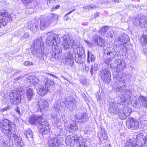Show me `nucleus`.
<instances>
[{"instance_id": "obj_45", "label": "nucleus", "mask_w": 147, "mask_h": 147, "mask_svg": "<svg viewBox=\"0 0 147 147\" xmlns=\"http://www.w3.org/2000/svg\"><path fill=\"white\" fill-rule=\"evenodd\" d=\"M21 1L23 3L27 4L32 2L33 0H21Z\"/></svg>"}, {"instance_id": "obj_16", "label": "nucleus", "mask_w": 147, "mask_h": 147, "mask_svg": "<svg viewBox=\"0 0 147 147\" xmlns=\"http://www.w3.org/2000/svg\"><path fill=\"white\" fill-rule=\"evenodd\" d=\"M61 138L57 136L50 138L48 142V145L50 147H58L61 143Z\"/></svg>"}, {"instance_id": "obj_32", "label": "nucleus", "mask_w": 147, "mask_h": 147, "mask_svg": "<svg viewBox=\"0 0 147 147\" xmlns=\"http://www.w3.org/2000/svg\"><path fill=\"white\" fill-rule=\"evenodd\" d=\"M78 126L76 122L70 124L69 129H70L72 132L77 130Z\"/></svg>"}, {"instance_id": "obj_51", "label": "nucleus", "mask_w": 147, "mask_h": 147, "mask_svg": "<svg viewBox=\"0 0 147 147\" xmlns=\"http://www.w3.org/2000/svg\"><path fill=\"white\" fill-rule=\"evenodd\" d=\"M60 5H57L56 6L52 8L51 9V11H54L55 10L58 9V8H59V7H60Z\"/></svg>"}, {"instance_id": "obj_28", "label": "nucleus", "mask_w": 147, "mask_h": 147, "mask_svg": "<svg viewBox=\"0 0 147 147\" xmlns=\"http://www.w3.org/2000/svg\"><path fill=\"white\" fill-rule=\"evenodd\" d=\"M39 107L40 109H45L49 106L48 104L47 101L45 99H41L39 101Z\"/></svg>"}, {"instance_id": "obj_46", "label": "nucleus", "mask_w": 147, "mask_h": 147, "mask_svg": "<svg viewBox=\"0 0 147 147\" xmlns=\"http://www.w3.org/2000/svg\"><path fill=\"white\" fill-rule=\"evenodd\" d=\"M95 59H96V57H95V55L92 54L91 55L90 58V61L92 62H94L95 61Z\"/></svg>"}, {"instance_id": "obj_5", "label": "nucleus", "mask_w": 147, "mask_h": 147, "mask_svg": "<svg viewBox=\"0 0 147 147\" xmlns=\"http://www.w3.org/2000/svg\"><path fill=\"white\" fill-rule=\"evenodd\" d=\"M146 142V138L142 134L137 135L136 141L129 139L125 143L124 147H141Z\"/></svg>"}, {"instance_id": "obj_26", "label": "nucleus", "mask_w": 147, "mask_h": 147, "mask_svg": "<svg viewBox=\"0 0 147 147\" xmlns=\"http://www.w3.org/2000/svg\"><path fill=\"white\" fill-rule=\"evenodd\" d=\"M59 106L60 105L59 103H56L54 104V107L52 108L53 111L54 110V112H53L51 114V116L52 118H55L57 117V114L58 110L59 109Z\"/></svg>"}, {"instance_id": "obj_54", "label": "nucleus", "mask_w": 147, "mask_h": 147, "mask_svg": "<svg viewBox=\"0 0 147 147\" xmlns=\"http://www.w3.org/2000/svg\"><path fill=\"white\" fill-rule=\"evenodd\" d=\"M111 60L109 59H106L105 60V63L106 64H109L110 63Z\"/></svg>"}, {"instance_id": "obj_8", "label": "nucleus", "mask_w": 147, "mask_h": 147, "mask_svg": "<svg viewBox=\"0 0 147 147\" xmlns=\"http://www.w3.org/2000/svg\"><path fill=\"white\" fill-rule=\"evenodd\" d=\"M113 78L114 79L115 88L117 92H121L122 87L123 86L126 87L127 84L130 81V80H129V79L127 81L125 80L123 77L122 78L115 74H114Z\"/></svg>"}, {"instance_id": "obj_39", "label": "nucleus", "mask_w": 147, "mask_h": 147, "mask_svg": "<svg viewBox=\"0 0 147 147\" xmlns=\"http://www.w3.org/2000/svg\"><path fill=\"white\" fill-rule=\"evenodd\" d=\"M108 27L107 26H105L103 27L101 30L100 32H101L102 35H104L107 32Z\"/></svg>"}, {"instance_id": "obj_7", "label": "nucleus", "mask_w": 147, "mask_h": 147, "mask_svg": "<svg viewBox=\"0 0 147 147\" xmlns=\"http://www.w3.org/2000/svg\"><path fill=\"white\" fill-rule=\"evenodd\" d=\"M22 91V89L20 88L11 91L10 92V101L12 104L18 105L20 102Z\"/></svg>"}, {"instance_id": "obj_15", "label": "nucleus", "mask_w": 147, "mask_h": 147, "mask_svg": "<svg viewBox=\"0 0 147 147\" xmlns=\"http://www.w3.org/2000/svg\"><path fill=\"white\" fill-rule=\"evenodd\" d=\"M65 105L67 109H69L71 111H72L76 107V100L71 96H68L66 98L65 102Z\"/></svg>"}, {"instance_id": "obj_14", "label": "nucleus", "mask_w": 147, "mask_h": 147, "mask_svg": "<svg viewBox=\"0 0 147 147\" xmlns=\"http://www.w3.org/2000/svg\"><path fill=\"white\" fill-rule=\"evenodd\" d=\"M114 65L112 66L116 69L117 72L116 73H117L116 74L114 73L113 75H117L118 76L119 72L123 71L124 68L126 67L125 63L123 60L118 59L115 61Z\"/></svg>"}, {"instance_id": "obj_58", "label": "nucleus", "mask_w": 147, "mask_h": 147, "mask_svg": "<svg viewBox=\"0 0 147 147\" xmlns=\"http://www.w3.org/2000/svg\"><path fill=\"white\" fill-rule=\"evenodd\" d=\"M94 70L95 71H97L98 69V65L96 64H94Z\"/></svg>"}, {"instance_id": "obj_20", "label": "nucleus", "mask_w": 147, "mask_h": 147, "mask_svg": "<svg viewBox=\"0 0 147 147\" xmlns=\"http://www.w3.org/2000/svg\"><path fill=\"white\" fill-rule=\"evenodd\" d=\"M131 91V90H128L127 91L123 94L121 98V100L122 102H127L131 100V97L129 95V94H130Z\"/></svg>"}, {"instance_id": "obj_43", "label": "nucleus", "mask_w": 147, "mask_h": 147, "mask_svg": "<svg viewBox=\"0 0 147 147\" xmlns=\"http://www.w3.org/2000/svg\"><path fill=\"white\" fill-rule=\"evenodd\" d=\"M111 49L113 48L111 47L107 48L106 49H105V54H106L107 55L109 53H110L111 52V51L112 50H111Z\"/></svg>"}, {"instance_id": "obj_4", "label": "nucleus", "mask_w": 147, "mask_h": 147, "mask_svg": "<svg viewBox=\"0 0 147 147\" xmlns=\"http://www.w3.org/2000/svg\"><path fill=\"white\" fill-rule=\"evenodd\" d=\"M122 106L120 103L113 102L109 107V111L111 114H118L121 119H124L130 115L131 111L129 108Z\"/></svg>"}, {"instance_id": "obj_13", "label": "nucleus", "mask_w": 147, "mask_h": 147, "mask_svg": "<svg viewBox=\"0 0 147 147\" xmlns=\"http://www.w3.org/2000/svg\"><path fill=\"white\" fill-rule=\"evenodd\" d=\"M101 78L105 84L110 82L111 79V73L109 70L107 69H102L100 74Z\"/></svg>"}, {"instance_id": "obj_10", "label": "nucleus", "mask_w": 147, "mask_h": 147, "mask_svg": "<svg viewBox=\"0 0 147 147\" xmlns=\"http://www.w3.org/2000/svg\"><path fill=\"white\" fill-rule=\"evenodd\" d=\"M47 35H48L46 41L47 44L49 46H55L59 43V39L57 34L52 33H47Z\"/></svg>"}, {"instance_id": "obj_60", "label": "nucleus", "mask_w": 147, "mask_h": 147, "mask_svg": "<svg viewBox=\"0 0 147 147\" xmlns=\"http://www.w3.org/2000/svg\"><path fill=\"white\" fill-rule=\"evenodd\" d=\"M24 77V76H20L18 78H16L15 80H18L19 79H20Z\"/></svg>"}, {"instance_id": "obj_12", "label": "nucleus", "mask_w": 147, "mask_h": 147, "mask_svg": "<svg viewBox=\"0 0 147 147\" xmlns=\"http://www.w3.org/2000/svg\"><path fill=\"white\" fill-rule=\"evenodd\" d=\"M134 107L137 108H140L142 106L147 108V99L146 97L140 96L138 99L134 102Z\"/></svg>"}, {"instance_id": "obj_59", "label": "nucleus", "mask_w": 147, "mask_h": 147, "mask_svg": "<svg viewBox=\"0 0 147 147\" xmlns=\"http://www.w3.org/2000/svg\"><path fill=\"white\" fill-rule=\"evenodd\" d=\"M16 111L17 113H19V114H20V112L19 108H17Z\"/></svg>"}, {"instance_id": "obj_25", "label": "nucleus", "mask_w": 147, "mask_h": 147, "mask_svg": "<svg viewBox=\"0 0 147 147\" xmlns=\"http://www.w3.org/2000/svg\"><path fill=\"white\" fill-rule=\"evenodd\" d=\"M61 51L58 48L54 47L51 50L50 53L53 57L57 59L59 56V53Z\"/></svg>"}, {"instance_id": "obj_11", "label": "nucleus", "mask_w": 147, "mask_h": 147, "mask_svg": "<svg viewBox=\"0 0 147 147\" xmlns=\"http://www.w3.org/2000/svg\"><path fill=\"white\" fill-rule=\"evenodd\" d=\"M12 20L11 16L4 11H0V28L1 25L5 26L8 21Z\"/></svg>"}, {"instance_id": "obj_1", "label": "nucleus", "mask_w": 147, "mask_h": 147, "mask_svg": "<svg viewBox=\"0 0 147 147\" xmlns=\"http://www.w3.org/2000/svg\"><path fill=\"white\" fill-rule=\"evenodd\" d=\"M0 124L2 131L10 138H13L15 142L18 147H22L23 144L21 138L13 132H12L15 126L14 124L7 119L2 120L0 122Z\"/></svg>"}, {"instance_id": "obj_41", "label": "nucleus", "mask_w": 147, "mask_h": 147, "mask_svg": "<svg viewBox=\"0 0 147 147\" xmlns=\"http://www.w3.org/2000/svg\"><path fill=\"white\" fill-rule=\"evenodd\" d=\"M32 84H37L39 82V80L38 78L34 76H32Z\"/></svg>"}, {"instance_id": "obj_29", "label": "nucleus", "mask_w": 147, "mask_h": 147, "mask_svg": "<svg viewBox=\"0 0 147 147\" xmlns=\"http://www.w3.org/2000/svg\"><path fill=\"white\" fill-rule=\"evenodd\" d=\"M34 95V92L32 89L30 88L26 90V96L28 101H29L32 100Z\"/></svg>"}, {"instance_id": "obj_52", "label": "nucleus", "mask_w": 147, "mask_h": 147, "mask_svg": "<svg viewBox=\"0 0 147 147\" xmlns=\"http://www.w3.org/2000/svg\"><path fill=\"white\" fill-rule=\"evenodd\" d=\"M114 32L113 31H111L108 33V36H109L110 38H112L113 36Z\"/></svg>"}, {"instance_id": "obj_61", "label": "nucleus", "mask_w": 147, "mask_h": 147, "mask_svg": "<svg viewBox=\"0 0 147 147\" xmlns=\"http://www.w3.org/2000/svg\"><path fill=\"white\" fill-rule=\"evenodd\" d=\"M85 41L87 44L88 45H90L91 44L89 41H88L86 40H85Z\"/></svg>"}, {"instance_id": "obj_35", "label": "nucleus", "mask_w": 147, "mask_h": 147, "mask_svg": "<svg viewBox=\"0 0 147 147\" xmlns=\"http://www.w3.org/2000/svg\"><path fill=\"white\" fill-rule=\"evenodd\" d=\"M123 41L124 44L126 43L129 40V37L126 34H123V35H120Z\"/></svg>"}, {"instance_id": "obj_2", "label": "nucleus", "mask_w": 147, "mask_h": 147, "mask_svg": "<svg viewBox=\"0 0 147 147\" xmlns=\"http://www.w3.org/2000/svg\"><path fill=\"white\" fill-rule=\"evenodd\" d=\"M62 45L63 46L65 50H67L70 48V47L73 49V53H70L69 52V54L65 58L66 61L70 63L71 62L74 63L73 57H75L76 58H78V60L80 59L81 55L79 54L78 51L79 49V45L78 44H75L74 40L72 39H70L67 37L66 38L65 35L63 36V40L62 42Z\"/></svg>"}, {"instance_id": "obj_21", "label": "nucleus", "mask_w": 147, "mask_h": 147, "mask_svg": "<svg viewBox=\"0 0 147 147\" xmlns=\"http://www.w3.org/2000/svg\"><path fill=\"white\" fill-rule=\"evenodd\" d=\"M39 22L38 20H34L29 21L27 24V26L28 29L33 31L34 28L37 29L38 28Z\"/></svg>"}, {"instance_id": "obj_49", "label": "nucleus", "mask_w": 147, "mask_h": 147, "mask_svg": "<svg viewBox=\"0 0 147 147\" xmlns=\"http://www.w3.org/2000/svg\"><path fill=\"white\" fill-rule=\"evenodd\" d=\"M74 9H73L71 11H70V12H69L67 13V14H66L65 16H64V18L65 19H66V20H67V19H68V18H67V16L68 15H69V14L71 13L73 11H74Z\"/></svg>"}, {"instance_id": "obj_56", "label": "nucleus", "mask_w": 147, "mask_h": 147, "mask_svg": "<svg viewBox=\"0 0 147 147\" xmlns=\"http://www.w3.org/2000/svg\"><path fill=\"white\" fill-rule=\"evenodd\" d=\"M46 74H48L51 76H52L54 77L56 79H58V77H57V76H56L55 75H53V74H51L49 73H47Z\"/></svg>"}, {"instance_id": "obj_17", "label": "nucleus", "mask_w": 147, "mask_h": 147, "mask_svg": "<svg viewBox=\"0 0 147 147\" xmlns=\"http://www.w3.org/2000/svg\"><path fill=\"white\" fill-rule=\"evenodd\" d=\"M126 125L129 129L134 130L139 127V122L133 118H129L127 121Z\"/></svg>"}, {"instance_id": "obj_31", "label": "nucleus", "mask_w": 147, "mask_h": 147, "mask_svg": "<svg viewBox=\"0 0 147 147\" xmlns=\"http://www.w3.org/2000/svg\"><path fill=\"white\" fill-rule=\"evenodd\" d=\"M73 141L78 143L80 141V137L78 135L74 134L70 135Z\"/></svg>"}, {"instance_id": "obj_38", "label": "nucleus", "mask_w": 147, "mask_h": 147, "mask_svg": "<svg viewBox=\"0 0 147 147\" xmlns=\"http://www.w3.org/2000/svg\"><path fill=\"white\" fill-rule=\"evenodd\" d=\"M111 52L108 54L107 55H110V57L111 58H113L116 55V52L115 50L114 49H111Z\"/></svg>"}, {"instance_id": "obj_30", "label": "nucleus", "mask_w": 147, "mask_h": 147, "mask_svg": "<svg viewBox=\"0 0 147 147\" xmlns=\"http://www.w3.org/2000/svg\"><path fill=\"white\" fill-rule=\"evenodd\" d=\"M123 42V40L122 39L120 35L117 37L115 40V44L117 45L120 46L124 45Z\"/></svg>"}, {"instance_id": "obj_34", "label": "nucleus", "mask_w": 147, "mask_h": 147, "mask_svg": "<svg viewBox=\"0 0 147 147\" xmlns=\"http://www.w3.org/2000/svg\"><path fill=\"white\" fill-rule=\"evenodd\" d=\"M73 142V141L70 135L68 136L65 139V143L67 145H69L71 143H72Z\"/></svg>"}, {"instance_id": "obj_6", "label": "nucleus", "mask_w": 147, "mask_h": 147, "mask_svg": "<svg viewBox=\"0 0 147 147\" xmlns=\"http://www.w3.org/2000/svg\"><path fill=\"white\" fill-rule=\"evenodd\" d=\"M54 84L53 81L49 80L47 78H45L44 82H42L39 88L37 89V93L40 96L44 95L48 91V88Z\"/></svg>"}, {"instance_id": "obj_27", "label": "nucleus", "mask_w": 147, "mask_h": 147, "mask_svg": "<svg viewBox=\"0 0 147 147\" xmlns=\"http://www.w3.org/2000/svg\"><path fill=\"white\" fill-rule=\"evenodd\" d=\"M35 50L33 53L36 56V57H38L41 56H42L43 55V47H39L36 48Z\"/></svg>"}, {"instance_id": "obj_63", "label": "nucleus", "mask_w": 147, "mask_h": 147, "mask_svg": "<svg viewBox=\"0 0 147 147\" xmlns=\"http://www.w3.org/2000/svg\"><path fill=\"white\" fill-rule=\"evenodd\" d=\"M20 72V71L18 70L14 74V75H17L18 73H19Z\"/></svg>"}, {"instance_id": "obj_19", "label": "nucleus", "mask_w": 147, "mask_h": 147, "mask_svg": "<svg viewBox=\"0 0 147 147\" xmlns=\"http://www.w3.org/2000/svg\"><path fill=\"white\" fill-rule=\"evenodd\" d=\"M75 119L77 120H80L81 123H84L88 120V116L85 113H81L77 112L75 116Z\"/></svg>"}, {"instance_id": "obj_62", "label": "nucleus", "mask_w": 147, "mask_h": 147, "mask_svg": "<svg viewBox=\"0 0 147 147\" xmlns=\"http://www.w3.org/2000/svg\"><path fill=\"white\" fill-rule=\"evenodd\" d=\"M105 147H111L110 146V145L109 144H107L105 145Z\"/></svg>"}, {"instance_id": "obj_9", "label": "nucleus", "mask_w": 147, "mask_h": 147, "mask_svg": "<svg viewBox=\"0 0 147 147\" xmlns=\"http://www.w3.org/2000/svg\"><path fill=\"white\" fill-rule=\"evenodd\" d=\"M58 19V16L56 14L51 13L46 18H42L40 20V29L44 30L48 27L50 24Z\"/></svg>"}, {"instance_id": "obj_36", "label": "nucleus", "mask_w": 147, "mask_h": 147, "mask_svg": "<svg viewBox=\"0 0 147 147\" xmlns=\"http://www.w3.org/2000/svg\"><path fill=\"white\" fill-rule=\"evenodd\" d=\"M140 41L143 44L147 43V35H143L140 38Z\"/></svg>"}, {"instance_id": "obj_53", "label": "nucleus", "mask_w": 147, "mask_h": 147, "mask_svg": "<svg viewBox=\"0 0 147 147\" xmlns=\"http://www.w3.org/2000/svg\"><path fill=\"white\" fill-rule=\"evenodd\" d=\"M93 70H94V66L93 65H91L90 69V73L91 75L92 76L93 74Z\"/></svg>"}, {"instance_id": "obj_42", "label": "nucleus", "mask_w": 147, "mask_h": 147, "mask_svg": "<svg viewBox=\"0 0 147 147\" xmlns=\"http://www.w3.org/2000/svg\"><path fill=\"white\" fill-rule=\"evenodd\" d=\"M32 76H30L28 77L26 79V82L28 83H29L30 85L32 84Z\"/></svg>"}, {"instance_id": "obj_48", "label": "nucleus", "mask_w": 147, "mask_h": 147, "mask_svg": "<svg viewBox=\"0 0 147 147\" xmlns=\"http://www.w3.org/2000/svg\"><path fill=\"white\" fill-rule=\"evenodd\" d=\"M9 108V107L8 106L7 107H5V108H4L2 109L1 110V111L2 112H4L7 111V110H8Z\"/></svg>"}, {"instance_id": "obj_44", "label": "nucleus", "mask_w": 147, "mask_h": 147, "mask_svg": "<svg viewBox=\"0 0 147 147\" xmlns=\"http://www.w3.org/2000/svg\"><path fill=\"white\" fill-rule=\"evenodd\" d=\"M79 147H87L86 144L85 143L84 140L81 141L79 142Z\"/></svg>"}, {"instance_id": "obj_64", "label": "nucleus", "mask_w": 147, "mask_h": 147, "mask_svg": "<svg viewBox=\"0 0 147 147\" xmlns=\"http://www.w3.org/2000/svg\"><path fill=\"white\" fill-rule=\"evenodd\" d=\"M85 69L87 71H88L89 70V67L87 66H86Z\"/></svg>"}, {"instance_id": "obj_23", "label": "nucleus", "mask_w": 147, "mask_h": 147, "mask_svg": "<svg viewBox=\"0 0 147 147\" xmlns=\"http://www.w3.org/2000/svg\"><path fill=\"white\" fill-rule=\"evenodd\" d=\"M33 44L35 49L36 48L42 47H43L44 44L42 41V38H38L34 40Z\"/></svg>"}, {"instance_id": "obj_55", "label": "nucleus", "mask_w": 147, "mask_h": 147, "mask_svg": "<svg viewBox=\"0 0 147 147\" xmlns=\"http://www.w3.org/2000/svg\"><path fill=\"white\" fill-rule=\"evenodd\" d=\"M29 37V34L28 33H25L24 34L23 37L24 38H27Z\"/></svg>"}, {"instance_id": "obj_40", "label": "nucleus", "mask_w": 147, "mask_h": 147, "mask_svg": "<svg viewBox=\"0 0 147 147\" xmlns=\"http://www.w3.org/2000/svg\"><path fill=\"white\" fill-rule=\"evenodd\" d=\"M101 139H102L105 142L107 140V138L106 134L105 133V132H103L101 134L100 136Z\"/></svg>"}, {"instance_id": "obj_3", "label": "nucleus", "mask_w": 147, "mask_h": 147, "mask_svg": "<svg viewBox=\"0 0 147 147\" xmlns=\"http://www.w3.org/2000/svg\"><path fill=\"white\" fill-rule=\"evenodd\" d=\"M28 121L30 123L38 125L39 131L43 137L49 136L50 129L47 126L48 123L42 119L41 116L33 114L29 119Z\"/></svg>"}, {"instance_id": "obj_37", "label": "nucleus", "mask_w": 147, "mask_h": 147, "mask_svg": "<svg viewBox=\"0 0 147 147\" xmlns=\"http://www.w3.org/2000/svg\"><path fill=\"white\" fill-rule=\"evenodd\" d=\"M95 7L94 5L92 4H90L89 5H88L86 6H84L83 8L86 9V11H88L90 10V9H92Z\"/></svg>"}, {"instance_id": "obj_24", "label": "nucleus", "mask_w": 147, "mask_h": 147, "mask_svg": "<svg viewBox=\"0 0 147 147\" xmlns=\"http://www.w3.org/2000/svg\"><path fill=\"white\" fill-rule=\"evenodd\" d=\"M0 146L2 147L6 146H9L11 145L9 143V141L8 140V139L7 137L4 136L2 137H0Z\"/></svg>"}, {"instance_id": "obj_47", "label": "nucleus", "mask_w": 147, "mask_h": 147, "mask_svg": "<svg viewBox=\"0 0 147 147\" xmlns=\"http://www.w3.org/2000/svg\"><path fill=\"white\" fill-rule=\"evenodd\" d=\"M24 64L25 65H32L33 63L29 61H26L24 63Z\"/></svg>"}, {"instance_id": "obj_22", "label": "nucleus", "mask_w": 147, "mask_h": 147, "mask_svg": "<svg viewBox=\"0 0 147 147\" xmlns=\"http://www.w3.org/2000/svg\"><path fill=\"white\" fill-rule=\"evenodd\" d=\"M134 24L137 26H140L142 27H146L147 26V25H146L145 24V18L144 17L140 18L137 20H135L134 22Z\"/></svg>"}, {"instance_id": "obj_50", "label": "nucleus", "mask_w": 147, "mask_h": 147, "mask_svg": "<svg viewBox=\"0 0 147 147\" xmlns=\"http://www.w3.org/2000/svg\"><path fill=\"white\" fill-rule=\"evenodd\" d=\"M90 53H91L89 51H88L87 53L88 58L87 60V62L89 64L90 63V60L89 59L90 58Z\"/></svg>"}, {"instance_id": "obj_18", "label": "nucleus", "mask_w": 147, "mask_h": 147, "mask_svg": "<svg viewBox=\"0 0 147 147\" xmlns=\"http://www.w3.org/2000/svg\"><path fill=\"white\" fill-rule=\"evenodd\" d=\"M92 40L95 45L100 47H103L105 45V40L99 35H94Z\"/></svg>"}, {"instance_id": "obj_57", "label": "nucleus", "mask_w": 147, "mask_h": 147, "mask_svg": "<svg viewBox=\"0 0 147 147\" xmlns=\"http://www.w3.org/2000/svg\"><path fill=\"white\" fill-rule=\"evenodd\" d=\"M99 12H96L94 14V18H96V17L98 16H99Z\"/></svg>"}, {"instance_id": "obj_33", "label": "nucleus", "mask_w": 147, "mask_h": 147, "mask_svg": "<svg viewBox=\"0 0 147 147\" xmlns=\"http://www.w3.org/2000/svg\"><path fill=\"white\" fill-rule=\"evenodd\" d=\"M33 134L32 131L30 129H29L24 133V135L28 139L32 137Z\"/></svg>"}]
</instances>
